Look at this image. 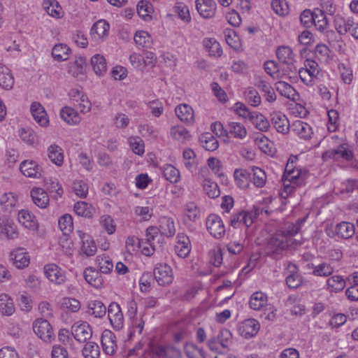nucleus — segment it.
<instances>
[{
  "label": "nucleus",
  "mask_w": 358,
  "mask_h": 358,
  "mask_svg": "<svg viewBox=\"0 0 358 358\" xmlns=\"http://www.w3.org/2000/svg\"><path fill=\"white\" fill-rule=\"evenodd\" d=\"M297 161V156H291L286 164L282 176L283 188L280 193L282 198L292 194L297 187L304 186L309 177L306 169L296 166Z\"/></svg>",
  "instance_id": "obj_1"
},
{
  "label": "nucleus",
  "mask_w": 358,
  "mask_h": 358,
  "mask_svg": "<svg viewBox=\"0 0 358 358\" xmlns=\"http://www.w3.org/2000/svg\"><path fill=\"white\" fill-rule=\"evenodd\" d=\"M320 68L318 63L312 59H306L304 62V67L297 69L301 80L307 86L311 87L317 79Z\"/></svg>",
  "instance_id": "obj_2"
},
{
  "label": "nucleus",
  "mask_w": 358,
  "mask_h": 358,
  "mask_svg": "<svg viewBox=\"0 0 358 358\" xmlns=\"http://www.w3.org/2000/svg\"><path fill=\"white\" fill-rule=\"evenodd\" d=\"M276 56L278 60L285 65L286 71L294 79L296 78L297 68L295 66V55L292 50L288 46H280L276 50Z\"/></svg>",
  "instance_id": "obj_3"
},
{
  "label": "nucleus",
  "mask_w": 358,
  "mask_h": 358,
  "mask_svg": "<svg viewBox=\"0 0 358 358\" xmlns=\"http://www.w3.org/2000/svg\"><path fill=\"white\" fill-rule=\"evenodd\" d=\"M206 226L209 234L217 239L222 238L226 233L225 225L220 216L210 214L206 220Z\"/></svg>",
  "instance_id": "obj_4"
},
{
  "label": "nucleus",
  "mask_w": 358,
  "mask_h": 358,
  "mask_svg": "<svg viewBox=\"0 0 358 358\" xmlns=\"http://www.w3.org/2000/svg\"><path fill=\"white\" fill-rule=\"evenodd\" d=\"M33 329L37 336L46 343L55 340V334L50 323L43 319H37L33 323Z\"/></svg>",
  "instance_id": "obj_5"
},
{
  "label": "nucleus",
  "mask_w": 358,
  "mask_h": 358,
  "mask_svg": "<svg viewBox=\"0 0 358 358\" xmlns=\"http://www.w3.org/2000/svg\"><path fill=\"white\" fill-rule=\"evenodd\" d=\"M153 355L158 358H182L181 350L172 343L157 344L151 348Z\"/></svg>",
  "instance_id": "obj_6"
},
{
  "label": "nucleus",
  "mask_w": 358,
  "mask_h": 358,
  "mask_svg": "<svg viewBox=\"0 0 358 358\" xmlns=\"http://www.w3.org/2000/svg\"><path fill=\"white\" fill-rule=\"evenodd\" d=\"M106 312L112 327L115 331L121 330L124 327V317L120 306L116 302H112Z\"/></svg>",
  "instance_id": "obj_7"
},
{
  "label": "nucleus",
  "mask_w": 358,
  "mask_h": 358,
  "mask_svg": "<svg viewBox=\"0 0 358 358\" xmlns=\"http://www.w3.org/2000/svg\"><path fill=\"white\" fill-rule=\"evenodd\" d=\"M71 334L73 338L80 343H85L90 340L92 335V330L87 322L78 321L71 327Z\"/></svg>",
  "instance_id": "obj_8"
},
{
  "label": "nucleus",
  "mask_w": 358,
  "mask_h": 358,
  "mask_svg": "<svg viewBox=\"0 0 358 358\" xmlns=\"http://www.w3.org/2000/svg\"><path fill=\"white\" fill-rule=\"evenodd\" d=\"M256 215V213L253 211H240L231 215L230 224L234 228H240L243 226L249 227L253 224Z\"/></svg>",
  "instance_id": "obj_9"
},
{
  "label": "nucleus",
  "mask_w": 358,
  "mask_h": 358,
  "mask_svg": "<svg viewBox=\"0 0 358 358\" xmlns=\"http://www.w3.org/2000/svg\"><path fill=\"white\" fill-rule=\"evenodd\" d=\"M76 233L81 241L80 254L87 257L94 255L97 248L91 236L80 229L77 230Z\"/></svg>",
  "instance_id": "obj_10"
},
{
  "label": "nucleus",
  "mask_w": 358,
  "mask_h": 358,
  "mask_svg": "<svg viewBox=\"0 0 358 358\" xmlns=\"http://www.w3.org/2000/svg\"><path fill=\"white\" fill-rule=\"evenodd\" d=\"M342 158L346 160H351L353 158V153L346 143H341L337 148L330 149L322 154L324 160L331 158Z\"/></svg>",
  "instance_id": "obj_11"
},
{
  "label": "nucleus",
  "mask_w": 358,
  "mask_h": 358,
  "mask_svg": "<svg viewBox=\"0 0 358 358\" xmlns=\"http://www.w3.org/2000/svg\"><path fill=\"white\" fill-rule=\"evenodd\" d=\"M259 330V324L255 319L245 320L237 326L239 335L245 338H250L255 336Z\"/></svg>",
  "instance_id": "obj_12"
},
{
  "label": "nucleus",
  "mask_w": 358,
  "mask_h": 358,
  "mask_svg": "<svg viewBox=\"0 0 358 358\" xmlns=\"http://www.w3.org/2000/svg\"><path fill=\"white\" fill-rule=\"evenodd\" d=\"M154 275L159 285L166 286L170 285L173 280L171 268L167 264H158L154 270Z\"/></svg>",
  "instance_id": "obj_13"
},
{
  "label": "nucleus",
  "mask_w": 358,
  "mask_h": 358,
  "mask_svg": "<svg viewBox=\"0 0 358 358\" xmlns=\"http://www.w3.org/2000/svg\"><path fill=\"white\" fill-rule=\"evenodd\" d=\"M101 343L103 351L106 355L110 356L115 355L117 349L116 336L110 330L105 329L103 331Z\"/></svg>",
  "instance_id": "obj_14"
},
{
  "label": "nucleus",
  "mask_w": 358,
  "mask_h": 358,
  "mask_svg": "<svg viewBox=\"0 0 358 358\" xmlns=\"http://www.w3.org/2000/svg\"><path fill=\"white\" fill-rule=\"evenodd\" d=\"M9 257L13 266L18 269H23L29 265L30 257L26 250L22 248L13 250Z\"/></svg>",
  "instance_id": "obj_15"
},
{
  "label": "nucleus",
  "mask_w": 358,
  "mask_h": 358,
  "mask_svg": "<svg viewBox=\"0 0 358 358\" xmlns=\"http://www.w3.org/2000/svg\"><path fill=\"white\" fill-rule=\"evenodd\" d=\"M264 70L273 79H294L286 71L285 67L278 68L276 62L272 60L266 61L264 64Z\"/></svg>",
  "instance_id": "obj_16"
},
{
  "label": "nucleus",
  "mask_w": 358,
  "mask_h": 358,
  "mask_svg": "<svg viewBox=\"0 0 358 358\" xmlns=\"http://www.w3.org/2000/svg\"><path fill=\"white\" fill-rule=\"evenodd\" d=\"M110 24L105 20H99L92 25L90 36L95 41H103L108 36Z\"/></svg>",
  "instance_id": "obj_17"
},
{
  "label": "nucleus",
  "mask_w": 358,
  "mask_h": 358,
  "mask_svg": "<svg viewBox=\"0 0 358 358\" xmlns=\"http://www.w3.org/2000/svg\"><path fill=\"white\" fill-rule=\"evenodd\" d=\"M44 272L48 280L56 285H62L66 281L65 272L55 264L45 265Z\"/></svg>",
  "instance_id": "obj_18"
},
{
  "label": "nucleus",
  "mask_w": 358,
  "mask_h": 358,
  "mask_svg": "<svg viewBox=\"0 0 358 358\" xmlns=\"http://www.w3.org/2000/svg\"><path fill=\"white\" fill-rule=\"evenodd\" d=\"M287 238L281 234L272 237L267 245V253L270 255H277L288 246Z\"/></svg>",
  "instance_id": "obj_19"
},
{
  "label": "nucleus",
  "mask_w": 358,
  "mask_h": 358,
  "mask_svg": "<svg viewBox=\"0 0 358 358\" xmlns=\"http://www.w3.org/2000/svg\"><path fill=\"white\" fill-rule=\"evenodd\" d=\"M192 245L189 237L184 233H179L176 236L175 253L180 258L187 257L190 253Z\"/></svg>",
  "instance_id": "obj_20"
},
{
  "label": "nucleus",
  "mask_w": 358,
  "mask_h": 358,
  "mask_svg": "<svg viewBox=\"0 0 358 358\" xmlns=\"http://www.w3.org/2000/svg\"><path fill=\"white\" fill-rule=\"evenodd\" d=\"M71 99L74 106L77 107L82 113H87L92 108V103L88 97L82 92L72 90L70 92Z\"/></svg>",
  "instance_id": "obj_21"
},
{
  "label": "nucleus",
  "mask_w": 358,
  "mask_h": 358,
  "mask_svg": "<svg viewBox=\"0 0 358 358\" xmlns=\"http://www.w3.org/2000/svg\"><path fill=\"white\" fill-rule=\"evenodd\" d=\"M271 117V123L278 132L285 134L291 129V124L287 116L282 113L273 112Z\"/></svg>",
  "instance_id": "obj_22"
},
{
  "label": "nucleus",
  "mask_w": 358,
  "mask_h": 358,
  "mask_svg": "<svg viewBox=\"0 0 358 358\" xmlns=\"http://www.w3.org/2000/svg\"><path fill=\"white\" fill-rule=\"evenodd\" d=\"M31 113L34 120L41 127H46L49 124L47 113L43 106L38 102H33L30 108Z\"/></svg>",
  "instance_id": "obj_23"
},
{
  "label": "nucleus",
  "mask_w": 358,
  "mask_h": 358,
  "mask_svg": "<svg viewBox=\"0 0 358 358\" xmlns=\"http://www.w3.org/2000/svg\"><path fill=\"white\" fill-rule=\"evenodd\" d=\"M196 8L201 16L210 18L214 16L216 3L213 0H196Z\"/></svg>",
  "instance_id": "obj_24"
},
{
  "label": "nucleus",
  "mask_w": 358,
  "mask_h": 358,
  "mask_svg": "<svg viewBox=\"0 0 358 358\" xmlns=\"http://www.w3.org/2000/svg\"><path fill=\"white\" fill-rule=\"evenodd\" d=\"M291 131L300 138L308 140L312 134L311 127L302 120H295L291 124Z\"/></svg>",
  "instance_id": "obj_25"
},
{
  "label": "nucleus",
  "mask_w": 358,
  "mask_h": 358,
  "mask_svg": "<svg viewBox=\"0 0 358 358\" xmlns=\"http://www.w3.org/2000/svg\"><path fill=\"white\" fill-rule=\"evenodd\" d=\"M33 202L40 208H46L50 202L48 193L41 187H33L30 192Z\"/></svg>",
  "instance_id": "obj_26"
},
{
  "label": "nucleus",
  "mask_w": 358,
  "mask_h": 358,
  "mask_svg": "<svg viewBox=\"0 0 358 358\" xmlns=\"http://www.w3.org/2000/svg\"><path fill=\"white\" fill-rule=\"evenodd\" d=\"M21 173L26 177L38 178L41 176V169L37 162L24 160L20 166Z\"/></svg>",
  "instance_id": "obj_27"
},
{
  "label": "nucleus",
  "mask_w": 358,
  "mask_h": 358,
  "mask_svg": "<svg viewBox=\"0 0 358 358\" xmlns=\"http://www.w3.org/2000/svg\"><path fill=\"white\" fill-rule=\"evenodd\" d=\"M87 282L91 286L99 289L103 286V279L99 271L93 267L86 268L83 273Z\"/></svg>",
  "instance_id": "obj_28"
},
{
  "label": "nucleus",
  "mask_w": 358,
  "mask_h": 358,
  "mask_svg": "<svg viewBox=\"0 0 358 358\" xmlns=\"http://www.w3.org/2000/svg\"><path fill=\"white\" fill-rule=\"evenodd\" d=\"M18 221L24 227L31 231L38 230V223L36 217L27 210L19 211Z\"/></svg>",
  "instance_id": "obj_29"
},
{
  "label": "nucleus",
  "mask_w": 358,
  "mask_h": 358,
  "mask_svg": "<svg viewBox=\"0 0 358 358\" xmlns=\"http://www.w3.org/2000/svg\"><path fill=\"white\" fill-rule=\"evenodd\" d=\"M176 114L180 121L192 124L194 121V113L192 108L186 103L178 106L175 109Z\"/></svg>",
  "instance_id": "obj_30"
},
{
  "label": "nucleus",
  "mask_w": 358,
  "mask_h": 358,
  "mask_svg": "<svg viewBox=\"0 0 358 358\" xmlns=\"http://www.w3.org/2000/svg\"><path fill=\"white\" fill-rule=\"evenodd\" d=\"M48 159L57 166L64 164V155L63 149L57 144L50 145L47 149Z\"/></svg>",
  "instance_id": "obj_31"
},
{
  "label": "nucleus",
  "mask_w": 358,
  "mask_h": 358,
  "mask_svg": "<svg viewBox=\"0 0 358 358\" xmlns=\"http://www.w3.org/2000/svg\"><path fill=\"white\" fill-rule=\"evenodd\" d=\"M276 90L282 96L292 101H296L299 99V94L296 90L289 83L285 81H278L275 84Z\"/></svg>",
  "instance_id": "obj_32"
},
{
  "label": "nucleus",
  "mask_w": 358,
  "mask_h": 358,
  "mask_svg": "<svg viewBox=\"0 0 358 358\" xmlns=\"http://www.w3.org/2000/svg\"><path fill=\"white\" fill-rule=\"evenodd\" d=\"M61 118L69 125H77L81 121L78 112L70 106H64L60 110Z\"/></svg>",
  "instance_id": "obj_33"
},
{
  "label": "nucleus",
  "mask_w": 358,
  "mask_h": 358,
  "mask_svg": "<svg viewBox=\"0 0 358 358\" xmlns=\"http://www.w3.org/2000/svg\"><path fill=\"white\" fill-rule=\"evenodd\" d=\"M250 307L255 310H259L268 306V297L262 292H256L253 293L249 301Z\"/></svg>",
  "instance_id": "obj_34"
},
{
  "label": "nucleus",
  "mask_w": 358,
  "mask_h": 358,
  "mask_svg": "<svg viewBox=\"0 0 358 358\" xmlns=\"http://www.w3.org/2000/svg\"><path fill=\"white\" fill-rule=\"evenodd\" d=\"M107 309L101 301L94 300L88 303L87 313L95 318H103L106 314Z\"/></svg>",
  "instance_id": "obj_35"
},
{
  "label": "nucleus",
  "mask_w": 358,
  "mask_h": 358,
  "mask_svg": "<svg viewBox=\"0 0 358 358\" xmlns=\"http://www.w3.org/2000/svg\"><path fill=\"white\" fill-rule=\"evenodd\" d=\"M345 287V280L339 275H330L326 282V289L329 292H339Z\"/></svg>",
  "instance_id": "obj_36"
},
{
  "label": "nucleus",
  "mask_w": 358,
  "mask_h": 358,
  "mask_svg": "<svg viewBox=\"0 0 358 358\" xmlns=\"http://www.w3.org/2000/svg\"><path fill=\"white\" fill-rule=\"evenodd\" d=\"M308 268L312 269V274L317 277H329L334 273V267L327 262H322L319 264H308Z\"/></svg>",
  "instance_id": "obj_37"
},
{
  "label": "nucleus",
  "mask_w": 358,
  "mask_h": 358,
  "mask_svg": "<svg viewBox=\"0 0 358 358\" xmlns=\"http://www.w3.org/2000/svg\"><path fill=\"white\" fill-rule=\"evenodd\" d=\"M245 127L237 122H229L227 124V136L230 134L235 138L243 139L247 136Z\"/></svg>",
  "instance_id": "obj_38"
},
{
  "label": "nucleus",
  "mask_w": 358,
  "mask_h": 358,
  "mask_svg": "<svg viewBox=\"0 0 358 358\" xmlns=\"http://www.w3.org/2000/svg\"><path fill=\"white\" fill-rule=\"evenodd\" d=\"M267 176L266 172L259 168L254 166L250 172V182L257 188L264 187L266 183Z\"/></svg>",
  "instance_id": "obj_39"
},
{
  "label": "nucleus",
  "mask_w": 358,
  "mask_h": 358,
  "mask_svg": "<svg viewBox=\"0 0 358 358\" xmlns=\"http://www.w3.org/2000/svg\"><path fill=\"white\" fill-rule=\"evenodd\" d=\"M162 234L166 237H173L176 234V227L173 220L169 217H162L159 219V228Z\"/></svg>",
  "instance_id": "obj_40"
},
{
  "label": "nucleus",
  "mask_w": 358,
  "mask_h": 358,
  "mask_svg": "<svg viewBox=\"0 0 358 358\" xmlns=\"http://www.w3.org/2000/svg\"><path fill=\"white\" fill-rule=\"evenodd\" d=\"M71 53L70 48L64 43L56 44L52 50V55L57 62L66 61Z\"/></svg>",
  "instance_id": "obj_41"
},
{
  "label": "nucleus",
  "mask_w": 358,
  "mask_h": 358,
  "mask_svg": "<svg viewBox=\"0 0 358 358\" xmlns=\"http://www.w3.org/2000/svg\"><path fill=\"white\" fill-rule=\"evenodd\" d=\"M91 64L95 73L101 76L107 71V62L103 55L96 54L91 58Z\"/></svg>",
  "instance_id": "obj_42"
},
{
  "label": "nucleus",
  "mask_w": 358,
  "mask_h": 358,
  "mask_svg": "<svg viewBox=\"0 0 358 358\" xmlns=\"http://www.w3.org/2000/svg\"><path fill=\"white\" fill-rule=\"evenodd\" d=\"M45 185L49 192L52 194L54 199H57L63 195V188L57 178L52 177L46 178L45 180Z\"/></svg>",
  "instance_id": "obj_43"
},
{
  "label": "nucleus",
  "mask_w": 358,
  "mask_h": 358,
  "mask_svg": "<svg viewBox=\"0 0 358 358\" xmlns=\"http://www.w3.org/2000/svg\"><path fill=\"white\" fill-rule=\"evenodd\" d=\"M234 177L236 185L241 188L245 189L249 187L250 182V173L246 169H236L234 173Z\"/></svg>",
  "instance_id": "obj_44"
},
{
  "label": "nucleus",
  "mask_w": 358,
  "mask_h": 358,
  "mask_svg": "<svg viewBox=\"0 0 358 358\" xmlns=\"http://www.w3.org/2000/svg\"><path fill=\"white\" fill-rule=\"evenodd\" d=\"M287 269L290 273H286V283L291 289L297 288L301 285V278L297 273V268L294 264H289Z\"/></svg>",
  "instance_id": "obj_45"
},
{
  "label": "nucleus",
  "mask_w": 358,
  "mask_h": 358,
  "mask_svg": "<svg viewBox=\"0 0 358 358\" xmlns=\"http://www.w3.org/2000/svg\"><path fill=\"white\" fill-rule=\"evenodd\" d=\"M336 232L342 238H350L355 234V225L349 222H341L336 225Z\"/></svg>",
  "instance_id": "obj_46"
},
{
  "label": "nucleus",
  "mask_w": 358,
  "mask_h": 358,
  "mask_svg": "<svg viewBox=\"0 0 358 358\" xmlns=\"http://www.w3.org/2000/svg\"><path fill=\"white\" fill-rule=\"evenodd\" d=\"M13 85L14 78L10 70L5 66H0V87L5 90H10Z\"/></svg>",
  "instance_id": "obj_47"
},
{
  "label": "nucleus",
  "mask_w": 358,
  "mask_h": 358,
  "mask_svg": "<svg viewBox=\"0 0 358 358\" xmlns=\"http://www.w3.org/2000/svg\"><path fill=\"white\" fill-rule=\"evenodd\" d=\"M171 136L180 143H186L191 139L189 131L182 126H173L170 131Z\"/></svg>",
  "instance_id": "obj_48"
},
{
  "label": "nucleus",
  "mask_w": 358,
  "mask_h": 358,
  "mask_svg": "<svg viewBox=\"0 0 358 358\" xmlns=\"http://www.w3.org/2000/svg\"><path fill=\"white\" fill-rule=\"evenodd\" d=\"M43 8L49 15L55 18H60L63 16L62 8L57 1L45 0L43 2Z\"/></svg>",
  "instance_id": "obj_49"
},
{
  "label": "nucleus",
  "mask_w": 358,
  "mask_h": 358,
  "mask_svg": "<svg viewBox=\"0 0 358 358\" xmlns=\"http://www.w3.org/2000/svg\"><path fill=\"white\" fill-rule=\"evenodd\" d=\"M0 234L9 239H14L17 237V227L15 224L8 220H3L0 224Z\"/></svg>",
  "instance_id": "obj_50"
},
{
  "label": "nucleus",
  "mask_w": 358,
  "mask_h": 358,
  "mask_svg": "<svg viewBox=\"0 0 358 358\" xmlns=\"http://www.w3.org/2000/svg\"><path fill=\"white\" fill-rule=\"evenodd\" d=\"M96 264L99 271L103 274H109L113 268V263L110 258L106 255H98L96 258Z\"/></svg>",
  "instance_id": "obj_51"
},
{
  "label": "nucleus",
  "mask_w": 358,
  "mask_h": 358,
  "mask_svg": "<svg viewBox=\"0 0 358 358\" xmlns=\"http://www.w3.org/2000/svg\"><path fill=\"white\" fill-rule=\"evenodd\" d=\"M250 120L254 127L261 131H266L270 127L268 120L260 113L254 112Z\"/></svg>",
  "instance_id": "obj_52"
},
{
  "label": "nucleus",
  "mask_w": 358,
  "mask_h": 358,
  "mask_svg": "<svg viewBox=\"0 0 358 358\" xmlns=\"http://www.w3.org/2000/svg\"><path fill=\"white\" fill-rule=\"evenodd\" d=\"M74 211L78 216L90 218L94 215L95 209L85 201H78L74 204Z\"/></svg>",
  "instance_id": "obj_53"
},
{
  "label": "nucleus",
  "mask_w": 358,
  "mask_h": 358,
  "mask_svg": "<svg viewBox=\"0 0 358 358\" xmlns=\"http://www.w3.org/2000/svg\"><path fill=\"white\" fill-rule=\"evenodd\" d=\"M0 312L7 316L13 315L15 312L13 301L8 294H0Z\"/></svg>",
  "instance_id": "obj_54"
},
{
  "label": "nucleus",
  "mask_w": 358,
  "mask_h": 358,
  "mask_svg": "<svg viewBox=\"0 0 358 358\" xmlns=\"http://www.w3.org/2000/svg\"><path fill=\"white\" fill-rule=\"evenodd\" d=\"M17 202V196L13 192L3 193L0 196V204L7 211L10 212Z\"/></svg>",
  "instance_id": "obj_55"
},
{
  "label": "nucleus",
  "mask_w": 358,
  "mask_h": 358,
  "mask_svg": "<svg viewBox=\"0 0 358 358\" xmlns=\"http://www.w3.org/2000/svg\"><path fill=\"white\" fill-rule=\"evenodd\" d=\"M203 45L210 56L220 57L222 54L220 44L213 38H205Z\"/></svg>",
  "instance_id": "obj_56"
},
{
  "label": "nucleus",
  "mask_w": 358,
  "mask_h": 358,
  "mask_svg": "<svg viewBox=\"0 0 358 358\" xmlns=\"http://www.w3.org/2000/svg\"><path fill=\"white\" fill-rule=\"evenodd\" d=\"M307 217L308 216H306L296 220L295 223L286 224L281 235L285 236V237L296 235L300 231L303 224L306 222Z\"/></svg>",
  "instance_id": "obj_57"
},
{
  "label": "nucleus",
  "mask_w": 358,
  "mask_h": 358,
  "mask_svg": "<svg viewBox=\"0 0 358 358\" xmlns=\"http://www.w3.org/2000/svg\"><path fill=\"white\" fill-rule=\"evenodd\" d=\"M204 192L212 199L217 198L220 194L217 184L209 178H205L202 183Z\"/></svg>",
  "instance_id": "obj_58"
},
{
  "label": "nucleus",
  "mask_w": 358,
  "mask_h": 358,
  "mask_svg": "<svg viewBox=\"0 0 358 358\" xmlns=\"http://www.w3.org/2000/svg\"><path fill=\"white\" fill-rule=\"evenodd\" d=\"M224 37L226 43L231 48L238 50L241 48V40L236 31L231 29H226L224 31Z\"/></svg>",
  "instance_id": "obj_59"
},
{
  "label": "nucleus",
  "mask_w": 358,
  "mask_h": 358,
  "mask_svg": "<svg viewBox=\"0 0 358 358\" xmlns=\"http://www.w3.org/2000/svg\"><path fill=\"white\" fill-rule=\"evenodd\" d=\"M352 18L345 19L340 15H337L334 17V27L336 31L341 35L348 33L350 26L351 25Z\"/></svg>",
  "instance_id": "obj_60"
},
{
  "label": "nucleus",
  "mask_w": 358,
  "mask_h": 358,
  "mask_svg": "<svg viewBox=\"0 0 358 358\" xmlns=\"http://www.w3.org/2000/svg\"><path fill=\"white\" fill-rule=\"evenodd\" d=\"M199 140L202 146L208 151H214L219 146L217 140L210 133L202 134Z\"/></svg>",
  "instance_id": "obj_61"
},
{
  "label": "nucleus",
  "mask_w": 358,
  "mask_h": 358,
  "mask_svg": "<svg viewBox=\"0 0 358 358\" xmlns=\"http://www.w3.org/2000/svg\"><path fill=\"white\" fill-rule=\"evenodd\" d=\"M244 96L246 101L252 106L257 107L262 102L259 92L253 87H248L244 92Z\"/></svg>",
  "instance_id": "obj_62"
},
{
  "label": "nucleus",
  "mask_w": 358,
  "mask_h": 358,
  "mask_svg": "<svg viewBox=\"0 0 358 358\" xmlns=\"http://www.w3.org/2000/svg\"><path fill=\"white\" fill-rule=\"evenodd\" d=\"M101 355L99 345L95 342L87 343L83 349L85 358H99Z\"/></svg>",
  "instance_id": "obj_63"
},
{
  "label": "nucleus",
  "mask_w": 358,
  "mask_h": 358,
  "mask_svg": "<svg viewBox=\"0 0 358 358\" xmlns=\"http://www.w3.org/2000/svg\"><path fill=\"white\" fill-rule=\"evenodd\" d=\"M141 242L136 236H129L125 241V248L127 252L130 255H136L141 249Z\"/></svg>",
  "instance_id": "obj_64"
}]
</instances>
